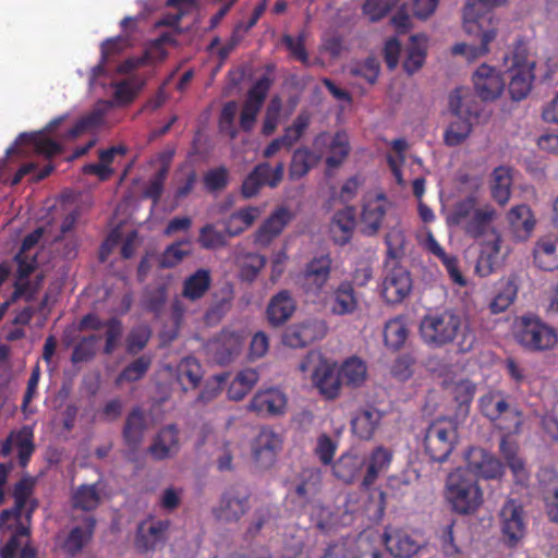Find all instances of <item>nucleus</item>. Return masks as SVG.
I'll list each match as a JSON object with an SVG mask.
<instances>
[{
    "instance_id": "2",
    "label": "nucleus",
    "mask_w": 558,
    "mask_h": 558,
    "mask_svg": "<svg viewBox=\"0 0 558 558\" xmlns=\"http://www.w3.org/2000/svg\"><path fill=\"white\" fill-rule=\"evenodd\" d=\"M418 332L422 341L432 349L456 343L461 352H469L475 342L468 322L450 308L425 314L420 322Z\"/></svg>"
},
{
    "instance_id": "9",
    "label": "nucleus",
    "mask_w": 558,
    "mask_h": 558,
    "mask_svg": "<svg viewBox=\"0 0 558 558\" xmlns=\"http://www.w3.org/2000/svg\"><path fill=\"white\" fill-rule=\"evenodd\" d=\"M502 543L509 548L518 547L526 535V512L523 504L507 499L498 512Z\"/></svg>"
},
{
    "instance_id": "58",
    "label": "nucleus",
    "mask_w": 558,
    "mask_h": 558,
    "mask_svg": "<svg viewBox=\"0 0 558 558\" xmlns=\"http://www.w3.org/2000/svg\"><path fill=\"white\" fill-rule=\"evenodd\" d=\"M481 408L487 417L496 420L507 412L510 405L499 393H488L481 399Z\"/></svg>"
},
{
    "instance_id": "39",
    "label": "nucleus",
    "mask_w": 558,
    "mask_h": 558,
    "mask_svg": "<svg viewBox=\"0 0 558 558\" xmlns=\"http://www.w3.org/2000/svg\"><path fill=\"white\" fill-rule=\"evenodd\" d=\"M328 148L330 155L325 160L326 166L329 169H336L345 161L351 151L348 133L343 130L337 131L333 134Z\"/></svg>"
},
{
    "instance_id": "27",
    "label": "nucleus",
    "mask_w": 558,
    "mask_h": 558,
    "mask_svg": "<svg viewBox=\"0 0 558 558\" xmlns=\"http://www.w3.org/2000/svg\"><path fill=\"white\" fill-rule=\"evenodd\" d=\"M287 398L277 388H268L257 392L250 403V409L258 414L277 415L286 408Z\"/></svg>"
},
{
    "instance_id": "41",
    "label": "nucleus",
    "mask_w": 558,
    "mask_h": 558,
    "mask_svg": "<svg viewBox=\"0 0 558 558\" xmlns=\"http://www.w3.org/2000/svg\"><path fill=\"white\" fill-rule=\"evenodd\" d=\"M365 459L356 453L348 452L342 454L333 464L335 475L345 483H351L361 472Z\"/></svg>"
},
{
    "instance_id": "50",
    "label": "nucleus",
    "mask_w": 558,
    "mask_h": 558,
    "mask_svg": "<svg viewBox=\"0 0 558 558\" xmlns=\"http://www.w3.org/2000/svg\"><path fill=\"white\" fill-rule=\"evenodd\" d=\"M197 242L202 248L217 250L227 245V238L223 231L217 230L215 225L206 223L199 229Z\"/></svg>"
},
{
    "instance_id": "59",
    "label": "nucleus",
    "mask_w": 558,
    "mask_h": 558,
    "mask_svg": "<svg viewBox=\"0 0 558 558\" xmlns=\"http://www.w3.org/2000/svg\"><path fill=\"white\" fill-rule=\"evenodd\" d=\"M53 169L54 166L51 162L47 163L41 169H38L37 165L34 162H26L17 169L11 180V185H17L22 179L28 174L33 175V181L38 182L47 178L53 171Z\"/></svg>"
},
{
    "instance_id": "56",
    "label": "nucleus",
    "mask_w": 558,
    "mask_h": 558,
    "mask_svg": "<svg viewBox=\"0 0 558 558\" xmlns=\"http://www.w3.org/2000/svg\"><path fill=\"white\" fill-rule=\"evenodd\" d=\"M310 124V118L306 114H299L293 123L284 129L280 141L287 149H290L303 136Z\"/></svg>"
},
{
    "instance_id": "5",
    "label": "nucleus",
    "mask_w": 558,
    "mask_h": 558,
    "mask_svg": "<svg viewBox=\"0 0 558 558\" xmlns=\"http://www.w3.org/2000/svg\"><path fill=\"white\" fill-rule=\"evenodd\" d=\"M449 111L456 120L444 132V143L449 147L461 145L471 134L473 121L478 120L482 105L466 87H457L449 95Z\"/></svg>"
},
{
    "instance_id": "28",
    "label": "nucleus",
    "mask_w": 558,
    "mask_h": 558,
    "mask_svg": "<svg viewBox=\"0 0 558 558\" xmlns=\"http://www.w3.org/2000/svg\"><path fill=\"white\" fill-rule=\"evenodd\" d=\"M355 208L353 206H347L345 208L338 210L330 222V235L336 244H347L355 229Z\"/></svg>"
},
{
    "instance_id": "54",
    "label": "nucleus",
    "mask_w": 558,
    "mask_h": 558,
    "mask_svg": "<svg viewBox=\"0 0 558 558\" xmlns=\"http://www.w3.org/2000/svg\"><path fill=\"white\" fill-rule=\"evenodd\" d=\"M306 533L303 530H291L284 534L282 556L283 558H298L305 546Z\"/></svg>"
},
{
    "instance_id": "11",
    "label": "nucleus",
    "mask_w": 558,
    "mask_h": 558,
    "mask_svg": "<svg viewBox=\"0 0 558 558\" xmlns=\"http://www.w3.org/2000/svg\"><path fill=\"white\" fill-rule=\"evenodd\" d=\"M64 120V117H58L50 121L41 131L34 133H22L16 138L14 146L7 150L10 155L14 151L34 150L37 155L51 158L61 154L62 146L59 142L50 137L52 133Z\"/></svg>"
},
{
    "instance_id": "53",
    "label": "nucleus",
    "mask_w": 558,
    "mask_h": 558,
    "mask_svg": "<svg viewBox=\"0 0 558 558\" xmlns=\"http://www.w3.org/2000/svg\"><path fill=\"white\" fill-rule=\"evenodd\" d=\"M151 364V359L146 355H142L130 363L121 372L117 378L116 384H122L123 381L134 383L140 380L148 371Z\"/></svg>"
},
{
    "instance_id": "14",
    "label": "nucleus",
    "mask_w": 558,
    "mask_h": 558,
    "mask_svg": "<svg viewBox=\"0 0 558 558\" xmlns=\"http://www.w3.org/2000/svg\"><path fill=\"white\" fill-rule=\"evenodd\" d=\"M286 165L279 161L274 168L267 161L257 163L244 178L241 185V195L245 199L255 197L263 186L277 187L284 174Z\"/></svg>"
},
{
    "instance_id": "49",
    "label": "nucleus",
    "mask_w": 558,
    "mask_h": 558,
    "mask_svg": "<svg viewBox=\"0 0 558 558\" xmlns=\"http://www.w3.org/2000/svg\"><path fill=\"white\" fill-rule=\"evenodd\" d=\"M400 0H365L362 5L363 14L372 23H376L386 17Z\"/></svg>"
},
{
    "instance_id": "3",
    "label": "nucleus",
    "mask_w": 558,
    "mask_h": 558,
    "mask_svg": "<svg viewBox=\"0 0 558 558\" xmlns=\"http://www.w3.org/2000/svg\"><path fill=\"white\" fill-rule=\"evenodd\" d=\"M299 371L312 380V384H328L337 371L333 384H364L367 379V365L356 355L345 359L339 367L320 352H308L299 363Z\"/></svg>"
},
{
    "instance_id": "61",
    "label": "nucleus",
    "mask_w": 558,
    "mask_h": 558,
    "mask_svg": "<svg viewBox=\"0 0 558 558\" xmlns=\"http://www.w3.org/2000/svg\"><path fill=\"white\" fill-rule=\"evenodd\" d=\"M232 220H236L241 226L238 229H232L230 232V238H234L243 233L246 229H248L255 220L260 216V210L255 206H247L241 208L230 215Z\"/></svg>"
},
{
    "instance_id": "26",
    "label": "nucleus",
    "mask_w": 558,
    "mask_h": 558,
    "mask_svg": "<svg viewBox=\"0 0 558 558\" xmlns=\"http://www.w3.org/2000/svg\"><path fill=\"white\" fill-rule=\"evenodd\" d=\"M507 220L513 236L518 241L527 240L536 223L531 208L525 204L513 206L507 215Z\"/></svg>"
},
{
    "instance_id": "55",
    "label": "nucleus",
    "mask_w": 558,
    "mask_h": 558,
    "mask_svg": "<svg viewBox=\"0 0 558 558\" xmlns=\"http://www.w3.org/2000/svg\"><path fill=\"white\" fill-rule=\"evenodd\" d=\"M236 111L238 104L234 100L227 101L220 111L218 120L220 133L228 135L231 140L238 136V130L234 126Z\"/></svg>"
},
{
    "instance_id": "22",
    "label": "nucleus",
    "mask_w": 558,
    "mask_h": 558,
    "mask_svg": "<svg viewBox=\"0 0 558 558\" xmlns=\"http://www.w3.org/2000/svg\"><path fill=\"white\" fill-rule=\"evenodd\" d=\"M292 219V215L286 207H278L257 229L254 242L262 246H267L277 238L284 227Z\"/></svg>"
},
{
    "instance_id": "13",
    "label": "nucleus",
    "mask_w": 558,
    "mask_h": 558,
    "mask_svg": "<svg viewBox=\"0 0 558 558\" xmlns=\"http://www.w3.org/2000/svg\"><path fill=\"white\" fill-rule=\"evenodd\" d=\"M250 493L240 485L227 488L216 507L213 517L222 523H236L250 510Z\"/></svg>"
},
{
    "instance_id": "45",
    "label": "nucleus",
    "mask_w": 558,
    "mask_h": 558,
    "mask_svg": "<svg viewBox=\"0 0 558 558\" xmlns=\"http://www.w3.org/2000/svg\"><path fill=\"white\" fill-rule=\"evenodd\" d=\"M517 294L518 286L514 278L501 281L500 288L489 304L492 313L499 314L505 312L514 302Z\"/></svg>"
},
{
    "instance_id": "35",
    "label": "nucleus",
    "mask_w": 558,
    "mask_h": 558,
    "mask_svg": "<svg viewBox=\"0 0 558 558\" xmlns=\"http://www.w3.org/2000/svg\"><path fill=\"white\" fill-rule=\"evenodd\" d=\"M146 421L143 411L135 408L128 415L123 427V439L131 451H136L143 440Z\"/></svg>"
},
{
    "instance_id": "31",
    "label": "nucleus",
    "mask_w": 558,
    "mask_h": 558,
    "mask_svg": "<svg viewBox=\"0 0 558 558\" xmlns=\"http://www.w3.org/2000/svg\"><path fill=\"white\" fill-rule=\"evenodd\" d=\"M327 333V325L320 319H307L298 325L289 336L292 347H306L316 340L323 339Z\"/></svg>"
},
{
    "instance_id": "18",
    "label": "nucleus",
    "mask_w": 558,
    "mask_h": 558,
    "mask_svg": "<svg viewBox=\"0 0 558 558\" xmlns=\"http://www.w3.org/2000/svg\"><path fill=\"white\" fill-rule=\"evenodd\" d=\"M473 83L477 96L484 101L497 99L505 89L501 73L486 63L480 65L474 72Z\"/></svg>"
},
{
    "instance_id": "32",
    "label": "nucleus",
    "mask_w": 558,
    "mask_h": 558,
    "mask_svg": "<svg viewBox=\"0 0 558 558\" xmlns=\"http://www.w3.org/2000/svg\"><path fill=\"white\" fill-rule=\"evenodd\" d=\"M211 281L210 270L198 268L184 279L181 295L192 302L198 301L208 292Z\"/></svg>"
},
{
    "instance_id": "23",
    "label": "nucleus",
    "mask_w": 558,
    "mask_h": 558,
    "mask_svg": "<svg viewBox=\"0 0 558 558\" xmlns=\"http://www.w3.org/2000/svg\"><path fill=\"white\" fill-rule=\"evenodd\" d=\"M96 526V519L87 514L82 523L74 526L65 537L62 548L71 556L80 554L83 548L92 541Z\"/></svg>"
},
{
    "instance_id": "25",
    "label": "nucleus",
    "mask_w": 558,
    "mask_h": 558,
    "mask_svg": "<svg viewBox=\"0 0 558 558\" xmlns=\"http://www.w3.org/2000/svg\"><path fill=\"white\" fill-rule=\"evenodd\" d=\"M296 304L288 290H281L275 294L267 306L266 315L274 327L286 324L295 312Z\"/></svg>"
},
{
    "instance_id": "15",
    "label": "nucleus",
    "mask_w": 558,
    "mask_h": 558,
    "mask_svg": "<svg viewBox=\"0 0 558 558\" xmlns=\"http://www.w3.org/2000/svg\"><path fill=\"white\" fill-rule=\"evenodd\" d=\"M270 85V80L267 76H263L248 89L240 113L239 123L242 131L248 133L254 129Z\"/></svg>"
},
{
    "instance_id": "51",
    "label": "nucleus",
    "mask_w": 558,
    "mask_h": 558,
    "mask_svg": "<svg viewBox=\"0 0 558 558\" xmlns=\"http://www.w3.org/2000/svg\"><path fill=\"white\" fill-rule=\"evenodd\" d=\"M34 435L31 427L24 426L13 435L14 445L19 450V462L21 466H26L34 449Z\"/></svg>"
},
{
    "instance_id": "19",
    "label": "nucleus",
    "mask_w": 558,
    "mask_h": 558,
    "mask_svg": "<svg viewBox=\"0 0 558 558\" xmlns=\"http://www.w3.org/2000/svg\"><path fill=\"white\" fill-rule=\"evenodd\" d=\"M281 444V438L272 429H260L253 444V457L260 468L267 469L272 465Z\"/></svg>"
},
{
    "instance_id": "38",
    "label": "nucleus",
    "mask_w": 558,
    "mask_h": 558,
    "mask_svg": "<svg viewBox=\"0 0 558 558\" xmlns=\"http://www.w3.org/2000/svg\"><path fill=\"white\" fill-rule=\"evenodd\" d=\"M319 158L307 147L296 148L289 166V178L293 181L302 179L318 162Z\"/></svg>"
},
{
    "instance_id": "62",
    "label": "nucleus",
    "mask_w": 558,
    "mask_h": 558,
    "mask_svg": "<svg viewBox=\"0 0 558 558\" xmlns=\"http://www.w3.org/2000/svg\"><path fill=\"white\" fill-rule=\"evenodd\" d=\"M380 72V63L375 57H368L363 62L350 69L353 76L363 77L367 83L375 84Z\"/></svg>"
},
{
    "instance_id": "63",
    "label": "nucleus",
    "mask_w": 558,
    "mask_h": 558,
    "mask_svg": "<svg viewBox=\"0 0 558 558\" xmlns=\"http://www.w3.org/2000/svg\"><path fill=\"white\" fill-rule=\"evenodd\" d=\"M204 185L209 192H218L227 187L229 172L225 166L208 170L203 178Z\"/></svg>"
},
{
    "instance_id": "17",
    "label": "nucleus",
    "mask_w": 558,
    "mask_h": 558,
    "mask_svg": "<svg viewBox=\"0 0 558 558\" xmlns=\"http://www.w3.org/2000/svg\"><path fill=\"white\" fill-rule=\"evenodd\" d=\"M170 520H150L142 522L136 531L135 548L140 553L155 551L168 541Z\"/></svg>"
},
{
    "instance_id": "16",
    "label": "nucleus",
    "mask_w": 558,
    "mask_h": 558,
    "mask_svg": "<svg viewBox=\"0 0 558 558\" xmlns=\"http://www.w3.org/2000/svg\"><path fill=\"white\" fill-rule=\"evenodd\" d=\"M466 474L484 480H497L504 474V465L499 459L483 448H470L465 453Z\"/></svg>"
},
{
    "instance_id": "42",
    "label": "nucleus",
    "mask_w": 558,
    "mask_h": 558,
    "mask_svg": "<svg viewBox=\"0 0 558 558\" xmlns=\"http://www.w3.org/2000/svg\"><path fill=\"white\" fill-rule=\"evenodd\" d=\"M391 458L392 454L387 448L383 446L377 447L369 457L363 485H373L378 475L388 468Z\"/></svg>"
},
{
    "instance_id": "48",
    "label": "nucleus",
    "mask_w": 558,
    "mask_h": 558,
    "mask_svg": "<svg viewBox=\"0 0 558 558\" xmlns=\"http://www.w3.org/2000/svg\"><path fill=\"white\" fill-rule=\"evenodd\" d=\"M168 166H161L143 189V197L150 199L154 206L160 202L165 191V183L168 177Z\"/></svg>"
},
{
    "instance_id": "20",
    "label": "nucleus",
    "mask_w": 558,
    "mask_h": 558,
    "mask_svg": "<svg viewBox=\"0 0 558 558\" xmlns=\"http://www.w3.org/2000/svg\"><path fill=\"white\" fill-rule=\"evenodd\" d=\"M388 206L389 202L384 193H379L364 203L361 215L362 232L364 234L374 235L378 232Z\"/></svg>"
},
{
    "instance_id": "6",
    "label": "nucleus",
    "mask_w": 558,
    "mask_h": 558,
    "mask_svg": "<svg viewBox=\"0 0 558 558\" xmlns=\"http://www.w3.org/2000/svg\"><path fill=\"white\" fill-rule=\"evenodd\" d=\"M445 497L451 510L461 515L475 513L484 502L477 480L466 474L463 468L448 475Z\"/></svg>"
},
{
    "instance_id": "29",
    "label": "nucleus",
    "mask_w": 558,
    "mask_h": 558,
    "mask_svg": "<svg viewBox=\"0 0 558 558\" xmlns=\"http://www.w3.org/2000/svg\"><path fill=\"white\" fill-rule=\"evenodd\" d=\"M384 542L387 550L397 558H411L420 549L417 542L401 530H387Z\"/></svg>"
},
{
    "instance_id": "1",
    "label": "nucleus",
    "mask_w": 558,
    "mask_h": 558,
    "mask_svg": "<svg viewBox=\"0 0 558 558\" xmlns=\"http://www.w3.org/2000/svg\"><path fill=\"white\" fill-rule=\"evenodd\" d=\"M496 218L497 210L490 204L478 206V198L470 194L453 205L446 219L448 226L461 228L466 236L483 239L475 265V272L480 277H488L500 264L502 239L493 226Z\"/></svg>"
},
{
    "instance_id": "57",
    "label": "nucleus",
    "mask_w": 558,
    "mask_h": 558,
    "mask_svg": "<svg viewBox=\"0 0 558 558\" xmlns=\"http://www.w3.org/2000/svg\"><path fill=\"white\" fill-rule=\"evenodd\" d=\"M275 515V509L270 506H263L257 508L252 517V521L246 529L245 537L255 538L263 527L267 525Z\"/></svg>"
},
{
    "instance_id": "37",
    "label": "nucleus",
    "mask_w": 558,
    "mask_h": 558,
    "mask_svg": "<svg viewBox=\"0 0 558 558\" xmlns=\"http://www.w3.org/2000/svg\"><path fill=\"white\" fill-rule=\"evenodd\" d=\"M505 0L498 3L501 4ZM497 7V4H495ZM494 8V5H487L484 2L478 0L469 1L463 9V23L464 29L466 33L472 34L477 31H483V22L485 20V15L489 14V9Z\"/></svg>"
},
{
    "instance_id": "60",
    "label": "nucleus",
    "mask_w": 558,
    "mask_h": 558,
    "mask_svg": "<svg viewBox=\"0 0 558 558\" xmlns=\"http://www.w3.org/2000/svg\"><path fill=\"white\" fill-rule=\"evenodd\" d=\"M151 336L149 327L140 325L131 329L126 337V351L130 354H137L148 343Z\"/></svg>"
},
{
    "instance_id": "47",
    "label": "nucleus",
    "mask_w": 558,
    "mask_h": 558,
    "mask_svg": "<svg viewBox=\"0 0 558 558\" xmlns=\"http://www.w3.org/2000/svg\"><path fill=\"white\" fill-rule=\"evenodd\" d=\"M421 39H425L423 35L411 36V46L403 61V69L409 74L418 71L425 62L426 51L425 47L420 44Z\"/></svg>"
},
{
    "instance_id": "4",
    "label": "nucleus",
    "mask_w": 558,
    "mask_h": 558,
    "mask_svg": "<svg viewBox=\"0 0 558 558\" xmlns=\"http://www.w3.org/2000/svg\"><path fill=\"white\" fill-rule=\"evenodd\" d=\"M385 243L387 259L384 265L381 296L388 304H400L413 288L411 272L397 260L403 254V235L400 231H392L386 235Z\"/></svg>"
},
{
    "instance_id": "52",
    "label": "nucleus",
    "mask_w": 558,
    "mask_h": 558,
    "mask_svg": "<svg viewBox=\"0 0 558 558\" xmlns=\"http://www.w3.org/2000/svg\"><path fill=\"white\" fill-rule=\"evenodd\" d=\"M44 280L45 275L37 274L33 281H15L14 291L10 301L15 302L17 299H24L26 302L33 301L41 288Z\"/></svg>"
},
{
    "instance_id": "46",
    "label": "nucleus",
    "mask_w": 558,
    "mask_h": 558,
    "mask_svg": "<svg viewBox=\"0 0 558 558\" xmlns=\"http://www.w3.org/2000/svg\"><path fill=\"white\" fill-rule=\"evenodd\" d=\"M168 299V289L163 283L148 286L142 296V307L149 313L160 314Z\"/></svg>"
},
{
    "instance_id": "33",
    "label": "nucleus",
    "mask_w": 558,
    "mask_h": 558,
    "mask_svg": "<svg viewBox=\"0 0 558 558\" xmlns=\"http://www.w3.org/2000/svg\"><path fill=\"white\" fill-rule=\"evenodd\" d=\"M426 247L429 253H432L441 262L450 279L454 283L461 287L466 284V280L459 268L458 257L453 254H447L444 247L438 243V241L434 238L432 233H429L427 236Z\"/></svg>"
},
{
    "instance_id": "36",
    "label": "nucleus",
    "mask_w": 558,
    "mask_h": 558,
    "mask_svg": "<svg viewBox=\"0 0 558 558\" xmlns=\"http://www.w3.org/2000/svg\"><path fill=\"white\" fill-rule=\"evenodd\" d=\"M512 175L508 167L499 166L494 169L490 183V195L495 202L504 206L511 196Z\"/></svg>"
},
{
    "instance_id": "44",
    "label": "nucleus",
    "mask_w": 558,
    "mask_h": 558,
    "mask_svg": "<svg viewBox=\"0 0 558 558\" xmlns=\"http://www.w3.org/2000/svg\"><path fill=\"white\" fill-rule=\"evenodd\" d=\"M408 328L402 316L388 320L384 328V341L388 348L400 349L408 339Z\"/></svg>"
},
{
    "instance_id": "7",
    "label": "nucleus",
    "mask_w": 558,
    "mask_h": 558,
    "mask_svg": "<svg viewBox=\"0 0 558 558\" xmlns=\"http://www.w3.org/2000/svg\"><path fill=\"white\" fill-rule=\"evenodd\" d=\"M332 258L329 253L314 255L298 275V283L302 291L315 299L325 292L331 278Z\"/></svg>"
},
{
    "instance_id": "21",
    "label": "nucleus",
    "mask_w": 558,
    "mask_h": 558,
    "mask_svg": "<svg viewBox=\"0 0 558 558\" xmlns=\"http://www.w3.org/2000/svg\"><path fill=\"white\" fill-rule=\"evenodd\" d=\"M329 311L337 316L353 314L359 306L354 286L349 280L341 281L331 292L328 301Z\"/></svg>"
},
{
    "instance_id": "43",
    "label": "nucleus",
    "mask_w": 558,
    "mask_h": 558,
    "mask_svg": "<svg viewBox=\"0 0 558 558\" xmlns=\"http://www.w3.org/2000/svg\"><path fill=\"white\" fill-rule=\"evenodd\" d=\"M497 32L495 28H489L481 33L480 46H473L464 43L456 44L451 51L453 54H461L466 58L468 61H474L478 57L486 54L489 49L488 45L496 38Z\"/></svg>"
},
{
    "instance_id": "40",
    "label": "nucleus",
    "mask_w": 558,
    "mask_h": 558,
    "mask_svg": "<svg viewBox=\"0 0 558 558\" xmlns=\"http://www.w3.org/2000/svg\"><path fill=\"white\" fill-rule=\"evenodd\" d=\"M73 507L89 512L101 502V489L99 484H83L77 487L72 496Z\"/></svg>"
},
{
    "instance_id": "10",
    "label": "nucleus",
    "mask_w": 558,
    "mask_h": 558,
    "mask_svg": "<svg viewBox=\"0 0 558 558\" xmlns=\"http://www.w3.org/2000/svg\"><path fill=\"white\" fill-rule=\"evenodd\" d=\"M515 340L530 351H546L558 341L556 330L537 317L523 316L515 331Z\"/></svg>"
},
{
    "instance_id": "8",
    "label": "nucleus",
    "mask_w": 558,
    "mask_h": 558,
    "mask_svg": "<svg viewBox=\"0 0 558 558\" xmlns=\"http://www.w3.org/2000/svg\"><path fill=\"white\" fill-rule=\"evenodd\" d=\"M458 442L457 424L451 420H437L426 429L425 451L433 461L445 462Z\"/></svg>"
},
{
    "instance_id": "34",
    "label": "nucleus",
    "mask_w": 558,
    "mask_h": 558,
    "mask_svg": "<svg viewBox=\"0 0 558 558\" xmlns=\"http://www.w3.org/2000/svg\"><path fill=\"white\" fill-rule=\"evenodd\" d=\"M381 413L375 408H366L351 420V428L360 439L369 440L381 421Z\"/></svg>"
},
{
    "instance_id": "64",
    "label": "nucleus",
    "mask_w": 558,
    "mask_h": 558,
    "mask_svg": "<svg viewBox=\"0 0 558 558\" xmlns=\"http://www.w3.org/2000/svg\"><path fill=\"white\" fill-rule=\"evenodd\" d=\"M186 244H189L187 240L170 244L160 256V266L162 268H172L180 264L190 253L187 250L182 248Z\"/></svg>"
},
{
    "instance_id": "24",
    "label": "nucleus",
    "mask_w": 558,
    "mask_h": 558,
    "mask_svg": "<svg viewBox=\"0 0 558 558\" xmlns=\"http://www.w3.org/2000/svg\"><path fill=\"white\" fill-rule=\"evenodd\" d=\"M533 264L541 270H558V238L545 235L533 247Z\"/></svg>"
},
{
    "instance_id": "30",
    "label": "nucleus",
    "mask_w": 558,
    "mask_h": 558,
    "mask_svg": "<svg viewBox=\"0 0 558 558\" xmlns=\"http://www.w3.org/2000/svg\"><path fill=\"white\" fill-rule=\"evenodd\" d=\"M180 449L179 433L174 425L162 428L149 446L148 451L156 460L173 457Z\"/></svg>"
},
{
    "instance_id": "12",
    "label": "nucleus",
    "mask_w": 558,
    "mask_h": 558,
    "mask_svg": "<svg viewBox=\"0 0 558 558\" xmlns=\"http://www.w3.org/2000/svg\"><path fill=\"white\" fill-rule=\"evenodd\" d=\"M534 68L535 62L527 59L526 49L522 46L517 47L512 52L509 66L510 82L508 92L511 99L520 101L530 94L535 78Z\"/></svg>"
}]
</instances>
